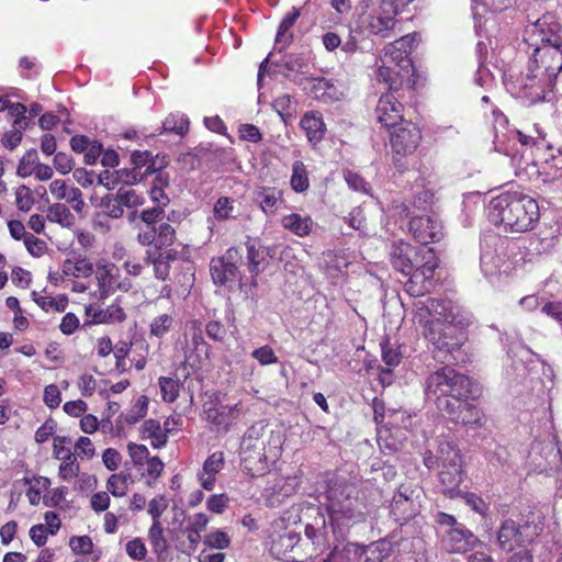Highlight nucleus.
<instances>
[{
    "label": "nucleus",
    "instance_id": "nucleus-64",
    "mask_svg": "<svg viewBox=\"0 0 562 562\" xmlns=\"http://www.w3.org/2000/svg\"><path fill=\"white\" fill-rule=\"evenodd\" d=\"M344 179L353 191L368 193L370 190V184L356 171L350 169L344 170Z\"/></svg>",
    "mask_w": 562,
    "mask_h": 562
},
{
    "label": "nucleus",
    "instance_id": "nucleus-32",
    "mask_svg": "<svg viewBox=\"0 0 562 562\" xmlns=\"http://www.w3.org/2000/svg\"><path fill=\"white\" fill-rule=\"evenodd\" d=\"M301 15V10L293 7L281 20L276 35V44L280 45V49L288 47L293 42L292 27Z\"/></svg>",
    "mask_w": 562,
    "mask_h": 562
},
{
    "label": "nucleus",
    "instance_id": "nucleus-14",
    "mask_svg": "<svg viewBox=\"0 0 562 562\" xmlns=\"http://www.w3.org/2000/svg\"><path fill=\"white\" fill-rule=\"evenodd\" d=\"M390 131L391 151L395 167L401 169L402 165L398 161L416 151L423 138L422 131L412 121L403 122L402 125Z\"/></svg>",
    "mask_w": 562,
    "mask_h": 562
},
{
    "label": "nucleus",
    "instance_id": "nucleus-29",
    "mask_svg": "<svg viewBox=\"0 0 562 562\" xmlns=\"http://www.w3.org/2000/svg\"><path fill=\"white\" fill-rule=\"evenodd\" d=\"M283 193L276 187H259L255 191V201L267 215H273L282 203Z\"/></svg>",
    "mask_w": 562,
    "mask_h": 562
},
{
    "label": "nucleus",
    "instance_id": "nucleus-43",
    "mask_svg": "<svg viewBox=\"0 0 562 562\" xmlns=\"http://www.w3.org/2000/svg\"><path fill=\"white\" fill-rule=\"evenodd\" d=\"M169 180L168 176L162 172H158L155 176L153 181V186L150 188L149 194L150 199L157 206H167L170 202L169 196L165 192V189L168 187Z\"/></svg>",
    "mask_w": 562,
    "mask_h": 562
},
{
    "label": "nucleus",
    "instance_id": "nucleus-6",
    "mask_svg": "<svg viewBox=\"0 0 562 562\" xmlns=\"http://www.w3.org/2000/svg\"><path fill=\"white\" fill-rule=\"evenodd\" d=\"M244 262V254L239 247H229L222 256L213 257L210 261V273L216 286L232 290L236 284L244 289L239 267Z\"/></svg>",
    "mask_w": 562,
    "mask_h": 562
},
{
    "label": "nucleus",
    "instance_id": "nucleus-59",
    "mask_svg": "<svg viewBox=\"0 0 562 562\" xmlns=\"http://www.w3.org/2000/svg\"><path fill=\"white\" fill-rule=\"evenodd\" d=\"M206 336L215 342L225 344L228 330L220 321H210L205 325Z\"/></svg>",
    "mask_w": 562,
    "mask_h": 562
},
{
    "label": "nucleus",
    "instance_id": "nucleus-57",
    "mask_svg": "<svg viewBox=\"0 0 562 562\" xmlns=\"http://www.w3.org/2000/svg\"><path fill=\"white\" fill-rule=\"evenodd\" d=\"M165 207L162 206H153L146 210H143L139 213L140 221L146 225V227L156 228L157 224L164 220L165 217Z\"/></svg>",
    "mask_w": 562,
    "mask_h": 562
},
{
    "label": "nucleus",
    "instance_id": "nucleus-52",
    "mask_svg": "<svg viewBox=\"0 0 562 562\" xmlns=\"http://www.w3.org/2000/svg\"><path fill=\"white\" fill-rule=\"evenodd\" d=\"M313 91L315 98L321 101L328 102L338 100L337 90L335 86L325 78L315 80L313 85Z\"/></svg>",
    "mask_w": 562,
    "mask_h": 562
},
{
    "label": "nucleus",
    "instance_id": "nucleus-49",
    "mask_svg": "<svg viewBox=\"0 0 562 562\" xmlns=\"http://www.w3.org/2000/svg\"><path fill=\"white\" fill-rule=\"evenodd\" d=\"M176 240V228L171 224L162 222L156 227V243L154 248L171 247Z\"/></svg>",
    "mask_w": 562,
    "mask_h": 562
},
{
    "label": "nucleus",
    "instance_id": "nucleus-61",
    "mask_svg": "<svg viewBox=\"0 0 562 562\" xmlns=\"http://www.w3.org/2000/svg\"><path fill=\"white\" fill-rule=\"evenodd\" d=\"M126 554L134 561H142L147 555V548L142 538L136 537L125 544Z\"/></svg>",
    "mask_w": 562,
    "mask_h": 562
},
{
    "label": "nucleus",
    "instance_id": "nucleus-33",
    "mask_svg": "<svg viewBox=\"0 0 562 562\" xmlns=\"http://www.w3.org/2000/svg\"><path fill=\"white\" fill-rule=\"evenodd\" d=\"M68 546L75 554L90 555L91 562H99L102 557V550L94 548V543L88 535L70 537Z\"/></svg>",
    "mask_w": 562,
    "mask_h": 562
},
{
    "label": "nucleus",
    "instance_id": "nucleus-11",
    "mask_svg": "<svg viewBox=\"0 0 562 562\" xmlns=\"http://www.w3.org/2000/svg\"><path fill=\"white\" fill-rule=\"evenodd\" d=\"M418 266L413 268V271L404 274L408 277L405 282V291L414 297L424 296L430 292L435 284V271L439 267V258L437 257L434 248H426V256Z\"/></svg>",
    "mask_w": 562,
    "mask_h": 562
},
{
    "label": "nucleus",
    "instance_id": "nucleus-51",
    "mask_svg": "<svg viewBox=\"0 0 562 562\" xmlns=\"http://www.w3.org/2000/svg\"><path fill=\"white\" fill-rule=\"evenodd\" d=\"M71 439L67 436H56L53 441V456L60 462L72 460L77 458L76 452H71L69 446Z\"/></svg>",
    "mask_w": 562,
    "mask_h": 562
},
{
    "label": "nucleus",
    "instance_id": "nucleus-30",
    "mask_svg": "<svg viewBox=\"0 0 562 562\" xmlns=\"http://www.w3.org/2000/svg\"><path fill=\"white\" fill-rule=\"evenodd\" d=\"M281 225L299 237H306L311 234L314 222L308 215L302 216L299 213H291L281 218Z\"/></svg>",
    "mask_w": 562,
    "mask_h": 562
},
{
    "label": "nucleus",
    "instance_id": "nucleus-16",
    "mask_svg": "<svg viewBox=\"0 0 562 562\" xmlns=\"http://www.w3.org/2000/svg\"><path fill=\"white\" fill-rule=\"evenodd\" d=\"M414 321L424 329L430 327L434 321L449 322L454 318L450 302L426 297L414 303Z\"/></svg>",
    "mask_w": 562,
    "mask_h": 562
},
{
    "label": "nucleus",
    "instance_id": "nucleus-63",
    "mask_svg": "<svg viewBox=\"0 0 562 562\" xmlns=\"http://www.w3.org/2000/svg\"><path fill=\"white\" fill-rule=\"evenodd\" d=\"M80 472V465L78 463L77 458H72V460L60 462L58 467V477L61 481L70 482L75 480Z\"/></svg>",
    "mask_w": 562,
    "mask_h": 562
},
{
    "label": "nucleus",
    "instance_id": "nucleus-19",
    "mask_svg": "<svg viewBox=\"0 0 562 562\" xmlns=\"http://www.w3.org/2000/svg\"><path fill=\"white\" fill-rule=\"evenodd\" d=\"M425 256L426 249L400 240L394 243L391 247L390 261L396 271L402 274H407L413 271L414 267L425 260Z\"/></svg>",
    "mask_w": 562,
    "mask_h": 562
},
{
    "label": "nucleus",
    "instance_id": "nucleus-25",
    "mask_svg": "<svg viewBox=\"0 0 562 562\" xmlns=\"http://www.w3.org/2000/svg\"><path fill=\"white\" fill-rule=\"evenodd\" d=\"M474 401H461L453 408H450L446 415L456 424L482 426L484 424V414L477 405L472 403Z\"/></svg>",
    "mask_w": 562,
    "mask_h": 562
},
{
    "label": "nucleus",
    "instance_id": "nucleus-3",
    "mask_svg": "<svg viewBox=\"0 0 562 562\" xmlns=\"http://www.w3.org/2000/svg\"><path fill=\"white\" fill-rule=\"evenodd\" d=\"M425 394L434 396L437 408L446 414L461 401L479 400L482 389L470 376L453 368L442 367L426 378Z\"/></svg>",
    "mask_w": 562,
    "mask_h": 562
},
{
    "label": "nucleus",
    "instance_id": "nucleus-53",
    "mask_svg": "<svg viewBox=\"0 0 562 562\" xmlns=\"http://www.w3.org/2000/svg\"><path fill=\"white\" fill-rule=\"evenodd\" d=\"M382 361L386 364L387 369H382V372L391 373L392 368L401 363L402 353L397 348L390 345L389 339H384L381 344Z\"/></svg>",
    "mask_w": 562,
    "mask_h": 562
},
{
    "label": "nucleus",
    "instance_id": "nucleus-12",
    "mask_svg": "<svg viewBox=\"0 0 562 562\" xmlns=\"http://www.w3.org/2000/svg\"><path fill=\"white\" fill-rule=\"evenodd\" d=\"M528 66L554 86L557 77L562 70V45L541 44L535 48Z\"/></svg>",
    "mask_w": 562,
    "mask_h": 562
},
{
    "label": "nucleus",
    "instance_id": "nucleus-41",
    "mask_svg": "<svg viewBox=\"0 0 562 562\" xmlns=\"http://www.w3.org/2000/svg\"><path fill=\"white\" fill-rule=\"evenodd\" d=\"M190 120L182 113H170L162 122L164 133H173L179 136L188 134Z\"/></svg>",
    "mask_w": 562,
    "mask_h": 562
},
{
    "label": "nucleus",
    "instance_id": "nucleus-47",
    "mask_svg": "<svg viewBox=\"0 0 562 562\" xmlns=\"http://www.w3.org/2000/svg\"><path fill=\"white\" fill-rule=\"evenodd\" d=\"M235 199L229 196H220L213 205V217L218 222H225L234 218Z\"/></svg>",
    "mask_w": 562,
    "mask_h": 562
},
{
    "label": "nucleus",
    "instance_id": "nucleus-27",
    "mask_svg": "<svg viewBox=\"0 0 562 562\" xmlns=\"http://www.w3.org/2000/svg\"><path fill=\"white\" fill-rule=\"evenodd\" d=\"M300 126L313 146L319 144L325 138L327 128L323 114L318 111L305 112L300 121Z\"/></svg>",
    "mask_w": 562,
    "mask_h": 562
},
{
    "label": "nucleus",
    "instance_id": "nucleus-18",
    "mask_svg": "<svg viewBox=\"0 0 562 562\" xmlns=\"http://www.w3.org/2000/svg\"><path fill=\"white\" fill-rule=\"evenodd\" d=\"M416 43V34H407L392 43H389L383 52V63H394L405 75L414 72V65L411 54Z\"/></svg>",
    "mask_w": 562,
    "mask_h": 562
},
{
    "label": "nucleus",
    "instance_id": "nucleus-38",
    "mask_svg": "<svg viewBox=\"0 0 562 562\" xmlns=\"http://www.w3.org/2000/svg\"><path fill=\"white\" fill-rule=\"evenodd\" d=\"M290 187L295 193H303L310 189L308 170L302 160L292 164Z\"/></svg>",
    "mask_w": 562,
    "mask_h": 562
},
{
    "label": "nucleus",
    "instance_id": "nucleus-48",
    "mask_svg": "<svg viewBox=\"0 0 562 562\" xmlns=\"http://www.w3.org/2000/svg\"><path fill=\"white\" fill-rule=\"evenodd\" d=\"M247 249V266L248 271L251 274L250 285L252 288L257 286V277L260 272L259 265L263 260L262 252L256 247L255 244L248 243L246 245Z\"/></svg>",
    "mask_w": 562,
    "mask_h": 562
},
{
    "label": "nucleus",
    "instance_id": "nucleus-10",
    "mask_svg": "<svg viewBox=\"0 0 562 562\" xmlns=\"http://www.w3.org/2000/svg\"><path fill=\"white\" fill-rule=\"evenodd\" d=\"M542 531L540 522L526 520L518 524L513 519H506L502 522L497 540L499 548L504 551L512 552L518 547L531 543Z\"/></svg>",
    "mask_w": 562,
    "mask_h": 562
},
{
    "label": "nucleus",
    "instance_id": "nucleus-15",
    "mask_svg": "<svg viewBox=\"0 0 562 562\" xmlns=\"http://www.w3.org/2000/svg\"><path fill=\"white\" fill-rule=\"evenodd\" d=\"M518 140L524 146H531L536 151V156L543 158V171L552 176V180L562 181V150L558 149L557 154L552 153V146L544 137H532L518 132Z\"/></svg>",
    "mask_w": 562,
    "mask_h": 562
},
{
    "label": "nucleus",
    "instance_id": "nucleus-60",
    "mask_svg": "<svg viewBox=\"0 0 562 562\" xmlns=\"http://www.w3.org/2000/svg\"><path fill=\"white\" fill-rule=\"evenodd\" d=\"M168 507V501L165 495H158L148 503V515L151 517V524L161 522L160 518Z\"/></svg>",
    "mask_w": 562,
    "mask_h": 562
},
{
    "label": "nucleus",
    "instance_id": "nucleus-62",
    "mask_svg": "<svg viewBox=\"0 0 562 562\" xmlns=\"http://www.w3.org/2000/svg\"><path fill=\"white\" fill-rule=\"evenodd\" d=\"M225 458L223 451H215L203 463V472L206 475H216L224 467Z\"/></svg>",
    "mask_w": 562,
    "mask_h": 562
},
{
    "label": "nucleus",
    "instance_id": "nucleus-1",
    "mask_svg": "<svg viewBox=\"0 0 562 562\" xmlns=\"http://www.w3.org/2000/svg\"><path fill=\"white\" fill-rule=\"evenodd\" d=\"M325 498L334 532L337 528H349L366 521V497L355 477L334 473L326 481Z\"/></svg>",
    "mask_w": 562,
    "mask_h": 562
},
{
    "label": "nucleus",
    "instance_id": "nucleus-8",
    "mask_svg": "<svg viewBox=\"0 0 562 562\" xmlns=\"http://www.w3.org/2000/svg\"><path fill=\"white\" fill-rule=\"evenodd\" d=\"M440 460L439 481L445 493H451L459 487L463 480V459L460 450L447 440L438 445Z\"/></svg>",
    "mask_w": 562,
    "mask_h": 562
},
{
    "label": "nucleus",
    "instance_id": "nucleus-22",
    "mask_svg": "<svg viewBox=\"0 0 562 562\" xmlns=\"http://www.w3.org/2000/svg\"><path fill=\"white\" fill-rule=\"evenodd\" d=\"M479 539L463 524L446 529L440 537L441 549L448 553H465L474 548Z\"/></svg>",
    "mask_w": 562,
    "mask_h": 562
},
{
    "label": "nucleus",
    "instance_id": "nucleus-34",
    "mask_svg": "<svg viewBox=\"0 0 562 562\" xmlns=\"http://www.w3.org/2000/svg\"><path fill=\"white\" fill-rule=\"evenodd\" d=\"M147 536L153 552L156 554L158 561L165 560L168 557L169 543L165 537L162 522L151 524Z\"/></svg>",
    "mask_w": 562,
    "mask_h": 562
},
{
    "label": "nucleus",
    "instance_id": "nucleus-5",
    "mask_svg": "<svg viewBox=\"0 0 562 562\" xmlns=\"http://www.w3.org/2000/svg\"><path fill=\"white\" fill-rule=\"evenodd\" d=\"M398 13L396 0H380L376 7L359 16L358 27L369 35L389 38L397 25Z\"/></svg>",
    "mask_w": 562,
    "mask_h": 562
},
{
    "label": "nucleus",
    "instance_id": "nucleus-23",
    "mask_svg": "<svg viewBox=\"0 0 562 562\" xmlns=\"http://www.w3.org/2000/svg\"><path fill=\"white\" fill-rule=\"evenodd\" d=\"M358 562H387L395 552V543L381 538L368 544L352 543Z\"/></svg>",
    "mask_w": 562,
    "mask_h": 562
},
{
    "label": "nucleus",
    "instance_id": "nucleus-24",
    "mask_svg": "<svg viewBox=\"0 0 562 562\" xmlns=\"http://www.w3.org/2000/svg\"><path fill=\"white\" fill-rule=\"evenodd\" d=\"M238 404L222 405L217 397L203 404L205 419L225 432L228 431L233 420L237 417Z\"/></svg>",
    "mask_w": 562,
    "mask_h": 562
},
{
    "label": "nucleus",
    "instance_id": "nucleus-40",
    "mask_svg": "<svg viewBox=\"0 0 562 562\" xmlns=\"http://www.w3.org/2000/svg\"><path fill=\"white\" fill-rule=\"evenodd\" d=\"M385 64L383 63L378 69V80L387 85V92L397 93L403 87L404 75Z\"/></svg>",
    "mask_w": 562,
    "mask_h": 562
},
{
    "label": "nucleus",
    "instance_id": "nucleus-7",
    "mask_svg": "<svg viewBox=\"0 0 562 562\" xmlns=\"http://www.w3.org/2000/svg\"><path fill=\"white\" fill-rule=\"evenodd\" d=\"M553 85L527 67L526 74L510 77L506 81L507 90L516 98L528 104L543 101L546 94L553 90Z\"/></svg>",
    "mask_w": 562,
    "mask_h": 562
},
{
    "label": "nucleus",
    "instance_id": "nucleus-21",
    "mask_svg": "<svg viewBox=\"0 0 562 562\" xmlns=\"http://www.w3.org/2000/svg\"><path fill=\"white\" fill-rule=\"evenodd\" d=\"M409 231L423 245L439 243L445 236L441 222L432 215L413 216L409 221Z\"/></svg>",
    "mask_w": 562,
    "mask_h": 562
},
{
    "label": "nucleus",
    "instance_id": "nucleus-31",
    "mask_svg": "<svg viewBox=\"0 0 562 562\" xmlns=\"http://www.w3.org/2000/svg\"><path fill=\"white\" fill-rule=\"evenodd\" d=\"M142 439H149L150 445L155 449H159L166 446L168 441V432L165 427H161L160 423L156 419H146L140 426Z\"/></svg>",
    "mask_w": 562,
    "mask_h": 562
},
{
    "label": "nucleus",
    "instance_id": "nucleus-17",
    "mask_svg": "<svg viewBox=\"0 0 562 562\" xmlns=\"http://www.w3.org/2000/svg\"><path fill=\"white\" fill-rule=\"evenodd\" d=\"M414 494L415 490L411 484L402 483L392 497L390 514L400 525L406 524L419 513Z\"/></svg>",
    "mask_w": 562,
    "mask_h": 562
},
{
    "label": "nucleus",
    "instance_id": "nucleus-4",
    "mask_svg": "<svg viewBox=\"0 0 562 562\" xmlns=\"http://www.w3.org/2000/svg\"><path fill=\"white\" fill-rule=\"evenodd\" d=\"M266 443V429L262 425L250 426L241 438L240 467L252 477L262 476L269 471Z\"/></svg>",
    "mask_w": 562,
    "mask_h": 562
},
{
    "label": "nucleus",
    "instance_id": "nucleus-42",
    "mask_svg": "<svg viewBox=\"0 0 562 562\" xmlns=\"http://www.w3.org/2000/svg\"><path fill=\"white\" fill-rule=\"evenodd\" d=\"M164 469L165 464L161 459L157 456H154L149 457L144 462V468H142V471L137 472L145 480L147 486H154L157 480L160 477Z\"/></svg>",
    "mask_w": 562,
    "mask_h": 562
},
{
    "label": "nucleus",
    "instance_id": "nucleus-9",
    "mask_svg": "<svg viewBox=\"0 0 562 562\" xmlns=\"http://www.w3.org/2000/svg\"><path fill=\"white\" fill-rule=\"evenodd\" d=\"M425 338L440 352L453 356L467 340L463 328L449 322L434 321L430 327L424 329Z\"/></svg>",
    "mask_w": 562,
    "mask_h": 562
},
{
    "label": "nucleus",
    "instance_id": "nucleus-58",
    "mask_svg": "<svg viewBox=\"0 0 562 562\" xmlns=\"http://www.w3.org/2000/svg\"><path fill=\"white\" fill-rule=\"evenodd\" d=\"M204 544L211 549L224 550L231 546V538L226 532L215 530L205 536Z\"/></svg>",
    "mask_w": 562,
    "mask_h": 562
},
{
    "label": "nucleus",
    "instance_id": "nucleus-46",
    "mask_svg": "<svg viewBox=\"0 0 562 562\" xmlns=\"http://www.w3.org/2000/svg\"><path fill=\"white\" fill-rule=\"evenodd\" d=\"M131 161L133 165L132 170L125 173V178L121 177L126 183L136 182L133 181V175L137 173V171L144 172V169H146L147 165L151 161V153L148 150H135L131 156Z\"/></svg>",
    "mask_w": 562,
    "mask_h": 562
},
{
    "label": "nucleus",
    "instance_id": "nucleus-50",
    "mask_svg": "<svg viewBox=\"0 0 562 562\" xmlns=\"http://www.w3.org/2000/svg\"><path fill=\"white\" fill-rule=\"evenodd\" d=\"M158 384L162 401L167 403H173L177 401L181 386L179 380L169 376H160L158 379Z\"/></svg>",
    "mask_w": 562,
    "mask_h": 562
},
{
    "label": "nucleus",
    "instance_id": "nucleus-28",
    "mask_svg": "<svg viewBox=\"0 0 562 562\" xmlns=\"http://www.w3.org/2000/svg\"><path fill=\"white\" fill-rule=\"evenodd\" d=\"M541 44L562 45V24L554 14L546 13L536 22Z\"/></svg>",
    "mask_w": 562,
    "mask_h": 562
},
{
    "label": "nucleus",
    "instance_id": "nucleus-35",
    "mask_svg": "<svg viewBox=\"0 0 562 562\" xmlns=\"http://www.w3.org/2000/svg\"><path fill=\"white\" fill-rule=\"evenodd\" d=\"M46 218L49 223L59 225L63 228L70 229L76 224V216L64 203L50 204L46 210Z\"/></svg>",
    "mask_w": 562,
    "mask_h": 562
},
{
    "label": "nucleus",
    "instance_id": "nucleus-45",
    "mask_svg": "<svg viewBox=\"0 0 562 562\" xmlns=\"http://www.w3.org/2000/svg\"><path fill=\"white\" fill-rule=\"evenodd\" d=\"M34 302L45 312L54 311L63 313L68 306V299L65 295L58 297L38 295L35 291L32 292Z\"/></svg>",
    "mask_w": 562,
    "mask_h": 562
},
{
    "label": "nucleus",
    "instance_id": "nucleus-39",
    "mask_svg": "<svg viewBox=\"0 0 562 562\" xmlns=\"http://www.w3.org/2000/svg\"><path fill=\"white\" fill-rule=\"evenodd\" d=\"M133 479L130 472L121 471L119 473L111 474L106 481V490L114 497H123L128 491V486L133 483Z\"/></svg>",
    "mask_w": 562,
    "mask_h": 562
},
{
    "label": "nucleus",
    "instance_id": "nucleus-13",
    "mask_svg": "<svg viewBox=\"0 0 562 562\" xmlns=\"http://www.w3.org/2000/svg\"><path fill=\"white\" fill-rule=\"evenodd\" d=\"M93 274L100 300H105L117 291L128 292L132 289L131 280L123 276L121 269L112 261L99 260Z\"/></svg>",
    "mask_w": 562,
    "mask_h": 562
},
{
    "label": "nucleus",
    "instance_id": "nucleus-56",
    "mask_svg": "<svg viewBox=\"0 0 562 562\" xmlns=\"http://www.w3.org/2000/svg\"><path fill=\"white\" fill-rule=\"evenodd\" d=\"M115 194L122 205L127 209L140 206L145 203V199L131 188L122 187L116 191Z\"/></svg>",
    "mask_w": 562,
    "mask_h": 562
},
{
    "label": "nucleus",
    "instance_id": "nucleus-55",
    "mask_svg": "<svg viewBox=\"0 0 562 562\" xmlns=\"http://www.w3.org/2000/svg\"><path fill=\"white\" fill-rule=\"evenodd\" d=\"M127 452L131 458L132 467L136 471H142L144 462L149 458V451L146 446L130 442L127 445Z\"/></svg>",
    "mask_w": 562,
    "mask_h": 562
},
{
    "label": "nucleus",
    "instance_id": "nucleus-20",
    "mask_svg": "<svg viewBox=\"0 0 562 562\" xmlns=\"http://www.w3.org/2000/svg\"><path fill=\"white\" fill-rule=\"evenodd\" d=\"M404 104L392 92L381 94L374 109L376 121L387 131L407 122L404 119Z\"/></svg>",
    "mask_w": 562,
    "mask_h": 562
},
{
    "label": "nucleus",
    "instance_id": "nucleus-26",
    "mask_svg": "<svg viewBox=\"0 0 562 562\" xmlns=\"http://www.w3.org/2000/svg\"><path fill=\"white\" fill-rule=\"evenodd\" d=\"M71 257L66 258L60 267L65 278L88 279L94 273L93 262L85 255L71 251Z\"/></svg>",
    "mask_w": 562,
    "mask_h": 562
},
{
    "label": "nucleus",
    "instance_id": "nucleus-44",
    "mask_svg": "<svg viewBox=\"0 0 562 562\" xmlns=\"http://www.w3.org/2000/svg\"><path fill=\"white\" fill-rule=\"evenodd\" d=\"M144 263L147 266H153L154 276L157 280L166 281L169 279L170 265L162 260L160 256L156 255L151 248L146 250Z\"/></svg>",
    "mask_w": 562,
    "mask_h": 562
},
{
    "label": "nucleus",
    "instance_id": "nucleus-2",
    "mask_svg": "<svg viewBox=\"0 0 562 562\" xmlns=\"http://www.w3.org/2000/svg\"><path fill=\"white\" fill-rule=\"evenodd\" d=\"M487 216L506 233H528L540 222L538 201L521 190H505L493 196L487 205Z\"/></svg>",
    "mask_w": 562,
    "mask_h": 562
},
{
    "label": "nucleus",
    "instance_id": "nucleus-54",
    "mask_svg": "<svg viewBox=\"0 0 562 562\" xmlns=\"http://www.w3.org/2000/svg\"><path fill=\"white\" fill-rule=\"evenodd\" d=\"M100 206L102 207L104 214L108 217H111L113 220H119V218L123 217V214H124L123 207L124 206L119 201L116 194H105L101 199Z\"/></svg>",
    "mask_w": 562,
    "mask_h": 562
},
{
    "label": "nucleus",
    "instance_id": "nucleus-36",
    "mask_svg": "<svg viewBox=\"0 0 562 562\" xmlns=\"http://www.w3.org/2000/svg\"><path fill=\"white\" fill-rule=\"evenodd\" d=\"M24 483L29 485L25 492L29 503L32 506H37L43 499V493L49 490L52 484L47 476L35 475L33 477H24Z\"/></svg>",
    "mask_w": 562,
    "mask_h": 562
},
{
    "label": "nucleus",
    "instance_id": "nucleus-37",
    "mask_svg": "<svg viewBox=\"0 0 562 562\" xmlns=\"http://www.w3.org/2000/svg\"><path fill=\"white\" fill-rule=\"evenodd\" d=\"M176 326V313H162L155 316L149 324V334L151 337L162 339Z\"/></svg>",
    "mask_w": 562,
    "mask_h": 562
}]
</instances>
